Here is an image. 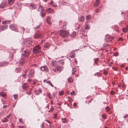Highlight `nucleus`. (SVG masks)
I'll return each mask as SVG.
<instances>
[{
    "label": "nucleus",
    "instance_id": "54",
    "mask_svg": "<svg viewBox=\"0 0 128 128\" xmlns=\"http://www.w3.org/2000/svg\"><path fill=\"white\" fill-rule=\"evenodd\" d=\"M99 11V10L98 9H96L95 10V12L97 13H98Z\"/></svg>",
    "mask_w": 128,
    "mask_h": 128
},
{
    "label": "nucleus",
    "instance_id": "27",
    "mask_svg": "<svg viewBox=\"0 0 128 128\" xmlns=\"http://www.w3.org/2000/svg\"><path fill=\"white\" fill-rule=\"evenodd\" d=\"M51 64L53 67H56V64L54 61H52L51 62Z\"/></svg>",
    "mask_w": 128,
    "mask_h": 128
},
{
    "label": "nucleus",
    "instance_id": "50",
    "mask_svg": "<svg viewBox=\"0 0 128 128\" xmlns=\"http://www.w3.org/2000/svg\"><path fill=\"white\" fill-rule=\"evenodd\" d=\"M64 94V92H60L59 93V94H60V96H61L62 95H63Z\"/></svg>",
    "mask_w": 128,
    "mask_h": 128
},
{
    "label": "nucleus",
    "instance_id": "33",
    "mask_svg": "<svg viewBox=\"0 0 128 128\" xmlns=\"http://www.w3.org/2000/svg\"><path fill=\"white\" fill-rule=\"evenodd\" d=\"M6 95V94L4 92H2L0 93V96L2 97H4Z\"/></svg>",
    "mask_w": 128,
    "mask_h": 128
},
{
    "label": "nucleus",
    "instance_id": "42",
    "mask_svg": "<svg viewBox=\"0 0 128 128\" xmlns=\"http://www.w3.org/2000/svg\"><path fill=\"white\" fill-rule=\"evenodd\" d=\"M94 62L96 64H97L98 62L99 61V59L98 58L94 59Z\"/></svg>",
    "mask_w": 128,
    "mask_h": 128
},
{
    "label": "nucleus",
    "instance_id": "13",
    "mask_svg": "<svg viewBox=\"0 0 128 128\" xmlns=\"http://www.w3.org/2000/svg\"><path fill=\"white\" fill-rule=\"evenodd\" d=\"M42 92V90L40 89H39L34 91L35 94L36 95L40 94Z\"/></svg>",
    "mask_w": 128,
    "mask_h": 128
},
{
    "label": "nucleus",
    "instance_id": "51",
    "mask_svg": "<svg viewBox=\"0 0 128 128\" xmlns=\"http://www.w3.org/2000/svg\"><path fill=\"white\" fill-rule=\"evenodd\" d=\"M118 55V53H114V56H117Z\"/></svg>",
    "mask_w": 128,
    "mask_h": 128
},
{
    "label": "nucleus",
    "instance_id": "43",
    "mask_svg": "<svg viewBox=\"0 0 128 128\" xmlns=\"http://www.w3.org/2000/svg\"><path fill=\"white\" fill-rule=\"evenodd\" d=\"M106 109L107 111H109L110 110V108L109 106H108L106 108Z\"/></svg>",
    "mask_w": 128,
    "mask_h": 128
},
{
    "label": "nucleus",
    "instance_id": "9",
    "mask_svg": "<svg viewBox=\"0 0 128 128\" xmlns=\"http://www.w3.org/2000/svg\"><path fill=\"white\" fill-rule=\"evenodd\" d=\"M58 71L60 72L63 69V67L60 65H58L55 67Z\"/></svg>",
    "mask_w": 128,
    "mask_h": 128
},
{
    "label": "nucleus",
    "instance_id": "44",
    "mask_svg": "<svg viewBox=\"0 0 128 128\" xmlns=\"http://www.w3.org/2000/svg\"><path fill=\"white\" fill-rule=\"evenodd\" d=\"M54 110V108H53L52 107L51 108L50 110L48 111V112H52Z\"/></svg>",
    "mask_w": 128,
    "mask_h": 128
},
{
    "label": "nucleus",
    "instance_id": "2",
    "mask_svg": "<svg viewBox=\"0 0 128 128\" xmlns=\"http://www.w3.org/2000/svg\"><path fill=\"white\" fill-rule=\"evenodd\" d=\"M58 32L60 36L62 37H66L69 35L68 33L65 29L59 31Z\"/></svg>",
    "mask_w": 128,
    "mask_h": 128
},
{
    "label": "nucleus",
    "instance_id": "60",
    "mask_svg": "<svg viewBox=\"0 0 128 128\" xmlns=\"http://www.w3.org/2000/svg\"><path fill=\"white\" fill-rule=\"evenodd\" d=\"M40 27V25H38V26H37L36 27H35L34 28L35 29H38V28H39Z\"/></svg>",
    "mask_w": 128,
    "mask_h": 128
},
{
    "label": "nucleus",
    "instance_id": "25",
    "mask_svg": "<svg viewBox=\"0 0 128 128\" xmlns=\"http://www.w3.org/2000/svg\"><path fill=\"white\" fill-rule=\"evenodd\" d=\"M44 10V8L42 6H40L38 8V10L39 12H42V11Z\"/></svg>",
    "mask_w": 128,
    "mask_h": 128
},
{
    "label": "nucleus",
    "instance_id": "21",
    "mask_svg": "<svg viewBox=\"0 0 128 128\" xmlns=\"http://www.w3.org/2000/svg\"><path fill=\"white\" fill-rule=\"evenodd\" d=\"M24 58H21L19 61L20 64L22 65V64L24 62Z\"/></svg>",
    "mask_w": 128,
    "mask_h": 128
},
{
    "label": "nucleus",
    "instance_id": "55",
    "mask_svg": "<svg viewBox=\"0 0 128 128\" xmlns=\"http://www.w3.org/2000/svg\"><path fill=\"white\" fill-rule=\"evenodd\" d=\"M28 81L31 84H32V80L30 79L28 80Z\"/></svg>",
    "mask_w": 128,
    "mask_h": 128
},
{
    "label": "nucleus",
    "instance_id": "30",
    "mask_svg": "<svg viewBox=\"0 0 128 128\" xmlns=\"http://www.w3.org/2000/svg\"><path fill=\"white\" fill-rule=\"evenodd\" d=\"M8 121V120L7 119L6 117L4 118L2 120V121L3 122H6Z\"/></svg>",
    "mask_w": 128,
    "mask_h": 128
},
{
    "label": "nucleus",
    "instance_id": "1",
    "mask_svg": "<svg viewBox=\"0 0 128 128\" xmlns=\"http://www.w3.org/2000/svg\"><path fill=\"white\" fill-rule=\"evenodd\" d=\"M41 48L38 45L33 48L32 52L34 54H39L41 52Z\"/></svg>",
    "mask_w": 128,
    "mask_h": 128
},
{
    "label": "nucleus",
    "instance_id": "48",
    "mask_svg": "<svg viewBox=\"0 0 128 128\" xmlns=\"http://www.w3.org/2000/svg\"><path fill=\"white\" fill-rule=\"evenodd\" d=\"M68 101L69 102H70L72 101V100L71 98L70 97H68Z\"/></svg>",
    "mask_w": 128,
    "mask_h": 128
},
{
    "label": "nucleus",
    "instance_id": "11",
    "mask_svg": "<svg viewBox=\"0 0 128 128\" xmlns=\"http://www.w3.org/2000/svg\"><path fill=\"white\" fill-rule=\"evenodd\" d=\"M8 27V26L7 25H3L0 26V30L3 31L6 29Z\"/></svg>",
    "mask_w": 128,
    "mask_h": 128
},
{
    "label": "nucleus",
    "instance_id": "12",
    "mask_svg": "<svg viewBox=\"0 0 128 128\" xmlns=\"http://www.w3.org/2000/svg\"><path fill=\"white\" fill-rule=\"evenodd\" d=\"M22 86V88L24 90H27V88L28 87V86L26 83H24Z\"/></svg>",
    "mask_w": 128,
    "mask_h": 128
},
{
    "label": "nucleus",
    "instance_id": "53",
    "mask_svg": "<svg viewBox=\"0 0 128 128\" xmlns=\"http://www.w3.org/2000/svg\"><path fill=\"white\" fill-rule=\"evenodd\" d=\"M75 93V92L74 91H73L72 92H71L70 94L72 95H73Z\"/></svg>",
    "mask_w": 128,
    "mask_h": 128
},
{
    "label": "nucleus",
    "instance_id": "19",
    "mask_svg": "<svg viewBox=\"0 0 128 128\" xmlns=\"http://www.w3.org/2000/svg\"><path fill=\"white\" fill-rule=\"evenodd\" d=\"M15 0H8V3L10 5H12L14 2Z\"/></svg>",
    "mask_w": 128,
    "mask_h": 128
},
{
    "label": "nucleus",
    "instance_id": "32",
    "mask_svg": "<svg viewBox=\"0 0 128 128\" xmlns=\"http://www.w3.org/2000/svg\"><path fill=\"white\" fill-rule=\"evenodd\" d=\"M76 70V68H73L72 69V74L73 75L74 74V73L75 72Z\"/></svg>",
    "mask_w": 128,
    "mask_h": 128
},
{
    "label": "nucleus",
    "instance_id": "64",
    "mask_svg": "<svg viewBox=\"0 0 128 128\" xmlns=\"http://www.w3.org/2000/svg\"><path fill=\"white\" fill-rule=\"evenodd\" d=\"M128 117V114H126V115L124 116V118H126Z\"/></svg>",
    "mask_w": 128,
    "mask_h": 128
},
{
    "label": "nucleus",
    "instance_id": "6",
    "mask_svg": "<svg viewBox=\"0 0 128 128\" xmlns=\"http://www.w3.org/2000/svg\"><path fill=\"white\" fill-rule=\"evenodd\" d=\"M29 54V51L28 50H25L23 51L22 54V56L24 57H27L28 56Z\"/></svg>",
    "mask_w": 128,
    "mask_h": 128
},
{
    "label": "nucleus",
    "instance_id": "31",
    "mask_svg": "<svg viewBox=\"0 0 128 128\" xmlns=\"http://www.w3.org/2000/svg\"><path fill=\"white\" fill-rule=\"evenodd\" d=\"M20 28L21 29V32L24 33L25 30V28L24 27L22 26L20 27Z\"/></svg>",
    "mask_w": 128,
    "mask_h": 128
},
{
    "label": "nucleus",
    "instance_id": "24",
    "mask_svg": "<svg viewBox=\"0 0 128 128\" xmlns=\"http://www.w3.org/2000/svg\"><path fill=\"white\" fill-rule=\"evenodd\" d=\"M79 20L81 22H82L84 20V18L83 16H81Z\"/></svg>",
    "mask_w": 128,
    "mask_h": 128
},
{
    "label": "nucleus",
    "instance_id": "56",
    "mask_svg": "<svg viewBox=\"0 0 128 128\" xmlns=\"http://www.w3.org/2000/svg\"><path fill=\"white\" fill-rule=\"evenodd\" d=\"M11 115V114H9L8 115L6 116V117H7L8 118H9L10 117V116Z\"/></svg>",
    "mask_w": 128,
    "mask_h": 128
},
{
    "label": "nucleus",
    "instance_id": "37",
    "mask_svg": "<svg viewBox=\"0 0 128 128\" xmlns=\"http://www.w3.org/2000/svg\"><path fill=\"white\" fill-rule=\"evenodd\" d=\"M45 83L46 82L49 85H50L52 87H53V86L52 85V84L50 81V80H48V81H47V82H45Z\"/></svg>",
    "mask_w": 128,
    "mask_h": 128
},
{
    "label": "nucleus",
    "instance_id": "35",
    "mask_svg": "<svg viewBox=\"0 0 128 128\" xmlns=\"http://www.w3.org/2000/svg\"><path fill=\"white\" fill-rule=\"evenodd\" d=\"M40 16L42 17L46 15V14L44 13L43 12H40Z\"/></svg>",
    "mask_w": 128,
    "mask_h": 128
},
{
    "label": "nucleus",
    "instance_id": "10",
    "mask_svg": "<svg viewBox=\"0 0 128 128\" xmlns=\"http://www.w3.org/2000/svg\"><path fill=\"white\" fill-rule=\"evenodd\" d=\"M34 69H31L30 71L29 72L28 76L29 78L32 77L34 74Z\"/></svg>",
    "mask_w": 128,
    "mask_h": 128
},
{
    "label": "nucleus",
    "instance_id": "36",
    "mask_svg": "<svg viewBox=\"0 0 128 128\" xmlns=\"http://www.w3.org/2000/svg\"><path fill=\"white\" fill-rule=\"evenodd\" d=\"M20 69L19 68H16L15 69V71L16 73H18L20 72Z\"/></svg>",
    "mask_w": 128,
    "mask_h": 128
},
{
    "label": "nucleus",
    "instance_id": "22",
    "mask_svg": "<svg viewBox=\"0 0 128 128\" xmlns=\"http://www.w3.org/2000/svg\"><path fill=\"white\" fill-rule=\"evenodd\" d=\"M10 22V20H7L5 21H3L2 23L4 24H9Z\"/></svg>",
    "mask_w": 128,
    "mask_h": 128
},
{
    "label": "nucleus",
    "instance_id": "28",
    "mask_svg": "<svg viewBox=\"0 0 128 128\" xmlns=\"http://www.w3.org/2000/svg\"><path fill=\"white\" fill-rule=\"evenodd\" d=\"M91 18V16L90 15H88L86 16V20H90Z\"/></svg>",
    "mask_w": 128,
    "mask_h": 128
},
{
    "label": "nucleus",
    "instance_id": "5",
    "mask_svg": "<svg viewBox=\"0 0 128 128\" xmlns=\"http://www.w3.org/2000/svg\"><path fill=\"white\" fill-rule=\"evenodd\" d=\"M9 28L12 30L16 32H18V30L17 26L13 24H11L9 26Z\"/></svg>",
    "mask_w": 128,
    "mask_h": 128
},
{
    "label": "nucleus",
    "instance_id": "16",
    "mask_svg": "<svg viewBox=\"0 0 128 128\" xmlns=\"http://www.w3.org/2000/svg\"><path fill=\"white\" fill-rule=\"evenodd\" d=\"M46 21L48 24H51L50 18V17L48 16L46 20Z\"/></svg>",
    "mask_w": 128,
    "mask_h": 128
},
{
    "label": "nucleus",
    "instance_id": "52",
    "mask_svg": "<svg viewBox=\"0 0 128 128\" xmlns=\"http://www.w3.org/2000/svg\"><path fill=\"white\" fill-rule=\"evenodd\" d=\"M108 45H109V44H105L103 45V47H107L108 46Z\"/></svg>",
    "mask_w": 128,
    "mask_h": 128
},
{
    "label": "nucleus",
    "instance_id": "26",
    "mask_svg": "<svg viewBox=\"0 0 128 128\" xmlns=\"http://www.w3.org/2000/svg\"><path fill=\"white\" fill-rule=\"evenodd\" d=\"M30 6L32 10H35L36 9V8L34 6L32 3H31L30 5Z\"/></svg>",
    "mask_w": 128,
    "mask_h": 128
},
{
    "label": "nucleus",
    "instance_id": "46",
    "mask_svg": "<svg viewBox=\"0 0 128 128\" xmlns=\"http://www.w3.org/2000/svg\"><path fill=\"white\" fill-rule=\"evenodd\" d=\"M19 121L20 122V123H23V122L22 121V118H20L19 119Z\"/></svg>",
    "mask_w": 128,
    "mask_h": 128
},
{
    "label": "nucleus",
    "instance_id": "20",
    "mask_svg": "<svg viewBox=\"0 0 128 128\" xmlns=\"http://www.w3.org/2000/svg\"><path fill=\"white\" fill-rule=\"evenodd\" d=\"M8 64L4 62H0V66H6Z\"/></svg>",
    "mask_w": 128,
    "mask_h": 128
},
{
    "label": "nucleus",
    "instance_id": "41",
    "mask_svg": "<svg viewBox=\"0 0 128 128\" xmlns=\"http://www.w3.org/2000/svg\"><path fill=\"white\" fill-rule=\"evenodd\" d=\"M122 30L123 32L126 33L127 31L128 30L126 28H125L122 29Z\"/></svg>",
    "mask_w": 128,
    "mask_h": 128
},
{
    "label": "nucleus",
    "instance_id": "61",
    "mask_svg": "<svg viewBox=\"0 0 128 128\" xmlns=\"http://www.w3.org/2000/svg\"><path fill=\"white\" fill-rule=\"evenodd\" d=\"M55 96V94L54 93H53L52 95V98H54Z\"/></svg>",
    "mask_w": 128,
    "mask_h": 128
},
{
    "label": "nucleus",
    "instance_id": "62",
    "mask_svg": "<svg viewBox=\"0 0 128 128\" xmlns=\"http://www.w3.org/2000/svg\"><path fill=\"white\" fill-rule=\"evenodd\" d=\"M66 26L65 25H63L62 26V27H61V28H66Z\"/></svg>",
    "mask_w": 128,
    "mask_h": 128
},
{
    "label": "nucleus",
    "instance_id": "47",
    "mask_svg": "<svg viewBox=\"0 0 128 128\" xmlns=\"http://www.w3.org/2000/svg\"><path fill=\"white\" fill-rule=\"evenodd\" d=\"M4 7L6 5V2H4L1 3Z\"/></svg>",
    "mask_w": 128,
    "mask_h": 128
},
{
    "label": "nucleus",
    "instance_id": "40",
    "mask_svg": "<svg viewBox=\"0 0 128 128\" xmlns=\"http://www.w3.org/2000/svg\"><path fill=\"white\" fill-rule=\"evenodd\" d=\"M60 64L62 65H64V63L63 61L62 60H61L59 61Z\"/></svg>",
    "mask_w": 128,
    "mask_h": 128
},
{
    "label": "nucleus",
    "instance_id": "7",
    "mask_svg": "<svg viewBox=\"0 0 128 128\" xmlns=\"http://www.w3.org/2000/svg\"><path fill=\"white\" fill-rule=\"evenodd\" d=\"M105 38L107 41L110 42L113 39V38L111 37L110 35L107 34L105 36Z\"/></svg>",
    "mask_w": 128,
    "mask_h": 128
},
{
    "label": "nucleus",
    "instance_id": "45",
    "mask_svg": "<svg viewBox=\"0 0 128 128\" xmlns=\"http://www.w3.org/2000/svg\"><path fill=\"white\" fill-rule=\"evenodd\" d=\"M47 97H48L50 98H52L51 97H50V93H48L47 94Z\"/></svg>",
    "mask_w": 128,
    "mask_h": 128
},
{
    "label": "nucleus",
    "instance_id": "57",
    "mask_svg": "<svg viewBox=\"0 0 128 128\" xmlns=\"http://www.w3.org/2000/svg\"><path fill=\"white\" fill-rule=\"evenodd\" d=\"M4 8V6L2 5V4H0V8Z\"/></svg>",
    "mask_w": 128,
    "mask_h": 128
},
{
    "label": "nucleus",
    "instance_id": "49",
    "mask_svg": "<svg viewBox=\"0 0 128 128\" xmlns=\"http://www.w3.org/2000/svg\"><path fill=\"white\" fill-rule=\"evenodd\" d=\"M14 97L15 99H16L18 98V96L16 95H14Z\"/></svg>",
    "mask_w": 128,
    "mask_h": 128
},
{
    "label": "nucleus",
    "instance_id": "3",
    "mask_svg": "<svg viewBox=\"0 0 128 128\" xmlns=\"http://www.w3.org/2000/svg\"><path fill=\"white\" fill-rule=\"evenodd\" d=\"M24 43L25 45L29 46L31 45L32 42L30 39H27L26 40L24 41Z\"/></svg>",
    "mask_w": 128,
    "mask_h": 128
},
{
    "label": "nucleus",
    "instance_id": "18",
    "mask_svg": "<svg viewBox=\"0 0 128 128\" xmlns=\"http://www.w3.org/2000/svg\"><path fill=\"white\" fill-rule=\"evenodd\" d=\"M100 1L98 0H96L94 6L95 7H96L98 6L99 4Z\"/></svg>",
    "mask_w": 128,
    "mask_h": 128
},
{
    "label": "nucleus",
    "instance_id": "14",
    "mask_svg": "<svg viewBox=\"0 0 128 128\" xmlns=\"http://www.w3.org/2000/svg\"><path fill=\"white\" fill-rule=\"evenodd\" d=\"M46 11L48 13H51L53 11V10L51 8H49L46 10Z\"/></svg>",
    "mask_w": 128,
    "mask_h": 128
},
{
    "label": "nucleus",
    "instance_id": "63",
    "mask_svg": "<svg viewBox=\"0 0 128 128\" xmlns=\"http://www.w3.org/2000/svg\"><path fill=\"white\" fill-rule=\"evenodd\" d=\"M19 128H24V126H19Z\"/></svg>",
    "mask_w": 128,
    "mask_h": 128
},
{
    "label": "nucleus",
    "instance_id": "34",
    "mask_svg": "<svg viewBox=\"0 0 128 128\" xmlns=\"http://www.w3.org/2000/svg\"><path fill=\"white\" fill-rule=\"evenodd\" d=\"M31 89H30V90H27V91H26V94H28L29 95H30L31 93V92L30 90Z\"/></svg>",
    "mask_w": 128,
    "mask_h": 128
},
{
    "label": "nucleus",
    "instance_id": "17",
    "mask_svg": "<svg viewBox=\"0 0 128 128\" xmlns=\"http://www.w3.org/2000/svg\"><path fill=\"white\" fill-rule=\"evenodd\" d=\"M76 32L75 31H74L72 34L70 35V36L72 38H74L76 36Z\"/></svg>",
    "mask_w": 128,
    "mask_h": 128
},
{
    "label": "nucleus",
    "instance_id": "38",
    "mask_svg": "<svg viewBox=\"0 0 128 128\" xmlns=\"http://www.w3.org/2000/svg\"><path fill=\"white\" fill-rule=\"evenodd\" d=\"M62 122L64 123L67 122L68 120L66 118H62Z\"/></svg>",
    "mask_w": 128,
    "mask_h": 128
},
{
    "label": "nucleus",
    "instance_id": "58",
    "mask_svg": "<svg viewBox=\"0 0 128 128\" xmlns=\"http://www.w3.org/2000/svg\"><path fill=\"white\" fill-rule=\"evenodd\" d=\"M110 94H115V92L114 91H111L110 92Z\"/></svg>",
    "mask_w": 128,
    "mask_h": 128
},
{
    "label": "nucleus",
    "instance_id": "8",
    "mask_svg": "<svg viewBox=\"0 0 128 128\" xmlns=\"http://www.w3.org/2000/svg\"><path fill=\"white\" fill-rule=\"evenodd\" d=\"M40 68V70L42 71H45L46 72H48V69L45 66H41Z\"/></svg>",
    "mask_w": 128,
    "mask_h": 128
},
{
    "label": "nucleus",
    "instance_id": "23",
    "mask_svg": "<svg viewBox=\"0 0 128 128\" xmlns=\"http://www.w3.org/2000/svg\"><path fill=\"white\" fill-rule=\"evenodd\" d=\"M75 56V54L74 52L72 53V52L70 53V55L69 57L71 58H74Z\"/></svg>",
    "mask_w": 128,
    "mask_h": 128
},
{
    "label": "nucleus",
    "instance_id": "59",
    "mask_svg": "<svg viewBox=\"0 0 128 128\" xmlns=\"http://www.w3.org/2000/svg\"><path fill=\"white\" fill-rule=\"evenodd\" d=\"M50 128H54V126L50 124L49 126Z\"/></svg>",
    "mask_w": 128,
    "mask_h": 128
},
{
    "label": "nucleus",
    "instance_id": "39",
    "mask_svg": "<svg viewBox=\"0 0 128 128\" xmlns=\"http://www.w3.org/2000/svg\"><path fill=\"white\" fill-rule=\"evenodd\" d=\"M84 28L86 29V30H88V29H89L90 28V26H89V25H86L85 26H84Z\"/></svg>",
    "mask_w": 128,
    "mask_h": 128
},
{
    "label": "nucleus",
    "instance_id": "29",
    "mask_svg": "<svg viewBox=\"0 0 128 128\" xmlns=\"http://www.w3.org/2000/svg\"><path fill=\"white\" fill-rule=\"evenodd\" d=\"M73 79L72 78H69L68 80V81L70 83L72 82H73Z\"/></svg>",
    "mask_w": 128,
    "mask_h": 128
},
{
    "label": "nucleus",
    "instance_id": "4",
    "mask_svg": "<svg viewBox=\"0 0 128 128\" xmlns=\"http://www.w3.org/2000/svg\"><path fill=\"white\" fill-rule=\"evenodd\" d=\"M42 37L40 32H36L34 34L33 38L34 39H37L39 38H42Z\"/></svg>",
    "mask_w": 128,
    "mask_h": 128
},
{
    "label": "nucleus",
    "instance_id": "15",
    "mask_svg": "<svg viewBox=\"0 0 128 128\" xmlns=\"http://www.w3.org/2000/svg\"><path fill=\"white\" fill-rule=\"evenodd\" d=\"M50 44L48 43H45L44 45V48H48L50 47Z\"/></svg>",
    "mask_w": 128,
    "mask_h": 128
}]
</instances>
